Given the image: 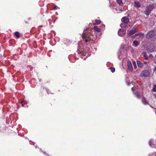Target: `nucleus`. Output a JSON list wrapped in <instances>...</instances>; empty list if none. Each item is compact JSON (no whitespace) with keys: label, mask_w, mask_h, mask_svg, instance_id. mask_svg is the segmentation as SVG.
I'll list each match as a JSON object with an SVG mask.
<instances>
[{"label":"nucleus","mask_w":156,"mask_h":156,"mask_svg":"<svg viewBox=\"0 0 156 156\" xmlns=\"http://www.w3.org/2000/svg\"><path fill=\"white\" fill-rule=\"evenodd\" d=\"M154 6L153 4L147 5L146 7L144 13L147 16L149 15L151 10L154 9Z\"/></svg>","instance_id":"obj_1"},{"label":"nucleus","mask_w":156,"mask_h":156,"mask_svg":"<svg viewBox=\"0 0 156 156\" xmlns=\"http://www.w3.org/2000/svg\"><path fill=\"white\" fill-rule=\"evenodd\" d=\"M85 30H84V31L82 35V37L83 38H85L86 42L88 41L91 38L89 37L88 33H86L85 32Z\"/></svg>","instance_id":"obj_2"},{"label":"nucleus","mask_w":156,"mask_h":156,"mask_svg":"<svg viewBox=\"0 0 156 156\" xmlns=\"http://www.w3.org/2000/svg\"><path fill=\"white\" fill-rule=\"evenodd\" d=\"M156 31H151L148 32L147 35L146 37L149 38L153 37L156 34Z\"/></svg>","instance_id":"obj_3"},{"label":"nucleus","mask_w":156,"mask_h":156,"mask_svg":"<svg viewBox=\"0 0 156 156\" xmlns=\"http://www.w3.org/2000/svg\"><path fill=\"white\" fill-rule=\"evenodd\" d=\"M141 75L142 77H148L149 75V73L148 70H144L142 72Z\"/></svg>","instance_id":"obj_4"},{"label":"nucleus","mask_w":156,"mask_h":156,"mask_svg":"<svg viewBox=\"0 0 156 156\" xmlns=\"http://www.w3.org/2000/svg\"><path fill=\"white\" fill-rule=\"evenodd\" d=\"M126 31L125 30L120 29L119 30L118 32V34L120 36H122L126 34Z\"/></svg>","instance_id":"obj_5"},{"label":"nucleus","mask_w":156,"mask_h":156,"mask_svg":"<svg viewBox=\"0 0 156 156\" xmlns=\"http://www.w3.org/2000/svg\"><path fill=\"white\" fill-rule=\"evenodd\" d=\"M127 66L129 69L131 71H132L133 70V68L132 65L131 63V62L129 61L127 62Z\"/></svg>","instance_id":"obj_6"},{"label":"nucleus","mask_w":156,"mask_h":156,"mask_svg":"<svg viewBox=\"0 0 156 156\" xmlns=\"http://www.w3.org/2000/svg\"><path fill=\"white\" fill-rule=\"evenodd\" d=\"M137 32L136 28H135L131 30H130L129 33L128 34L129 35H132L134 34L136 32Z\"/></svg>","instance_id":"obj_7"},{"label":"nucleus","mask_w":156,"mask_h":156,"mask_svg":"<svg viewBox=\"0 0 156 156\" xmlns=\"http://www.w3.org/2000/svg\"><path fill=\"white\" fill-rule=\"evenodd\" d=\"M122 21L125 23H127L129 21V20L128 18L124 17L122 19Z\"/></svg>","instance_id":"obj_8"},{"label":"nucleus","mask_w":156,"mask_h":156,"mask_svg":"<svg viewBox=\"0 0 156 156\" xmlns=\"http://www.w3.org/2000/svg\"><path fill=\"white\" fill-rule=\"evenodd\" d=\"M155 50V48L154 46L153 45H151V48H149L148 49L149 51L150 52H152Z\"/></svg>","instance_id":"obj_9"},{"label":"nucleus","mask_w":156,"mask_h":156,"mask_svg":"<svg viewBox=\"0 0 156 156\" xmlns=\"http://www.w3.org/2000/svg\"><path fill=\"white\" fill-rule=\"evenodd\" d=\"M94 29L97 32H99L101 29V28H98L97 26H94Z\"/></svg>","instance_id":"obj_10"},{"label":"nucleus","mask_w":156,"mask_h":156,"mask_svg":"<svg viewBox=\"0 0 156 156\" xmlns=\"http://www.w3.org/2000/svg\"><path fill=\"white\" fill-rule=\"evenodd\" d=\"M134 4L136 7L139 8L140 7V4L139 2H134Z\"/></svg>","instance_id":"obj_11"},{"label":"nucleus","mask_w":156,"mask_h":156,"mask_svg":"<svg viewBox=\"0 0 156 156\" xmlns=\"http://www.w3.org/2000/svg\"><path fill=\"white\" fill-rule=\"evenodd\" d=\"M122 0H116L117 2L119 5L121 6H122L123 5V3L122 2Z\"/></svg>","instance_id":"obj_12"},{"label":"nucleus","mask_w":156,"mask_h":156,"mask_svg":"<svg viewBox=\"0 0 156 156\" xmlns=\"http://www.w3.org/2000/svg\"><path fill=\"white\" fill-rule=\"evenodd\" d=\"M137 63L138 66L140 67L141 68L143 66V64L141 62H140L139 61H137Z\"/></svg>","instance_id":"obj_13"},{"label":"nucleus","mask_w":156,"mask_h":156,"mask_svg":"<svg viewBox=\"0 0 156 156\" xmlns=\"http://www.w3.org/2000/svg\"><path fill=\"white\" fill-rule=\"evenodd\" d=\"M139 44V43L137 41H134L133 42V45L135 47H136Z\"/></svg>","instance_id":"obj_14"},{"label":"nucleus","mask_w":156,"mask_h":156,"mask_svg":"<svg viewBox=\"0 0 156 156\" xmlns=\"http://www.w3.org/2000/svg\"><path fill=\"white\" fill-rule=\"evenodd\" d=\"M153 140H151L149 141V145L151 147H154V145L153 144Z\"/></svg>","instance_id":"obj_15"},{"label":"nucleus","mask_w":156,"mask_h":156,"mask_svg":"<svg viewBox=\"0 0 156 156\" xmlns=\"http://www.w3.org/2000/svg\"><path fill=\"white\" fill-rule=\"evenodd\" d=\"M101 21L99 20H95V23H94V25H98L101 23Z\"/></svg>","instance_id":"obj_16"},{"label":"nucleus","mask_w":156,"mask_h":156,"mask_svg":"<svg viewBox=\"0 0 156 156\" xmlns=\"http://www.w3.org/2000/svg\"><path fill=\"white\" fill-rule=\"evenodd\" d=\"M144 57L145 59L147 60V56L146 53L144 52L143 53Z\"/></svg>","instance_id":"obj_17"},{"label":"nucleus","mask_w":156,"mask_h":156,"mask_svg":"<svg viewBox=\"0 0 156 156\" xmlns=\"http://www.w3.org/2000/svg\"><path fill=\"white\" fill-rule=\"evenodd\" d=\"M152 91L154 92H156V85H154L152 90Z\"/></svg>","instance_id":"obj_18"},{"label":"nucleus","mask_w":156,"mask_h":156,"mask_svg":"<svg viewBox=\"0 0 156 156\" xmlns=\"http://www.w3.org/2000/svg\"><path fill=\"white\" fill-rule=\"evenodd\" d=\"M15 35L17 37H20V34L18 32H16L15 33Z\"/></svg>","instance_id":"obj_19"},{"label":"nucleus","mask_w":156,"mask_h":156,"mask_svg":"<svg viewBox=\"0 0 156 156\" xmlns=\"http://www.w3.org/2000/svg\"><path fill=\"white\" fill-rule=\"evenodd\" d=\"M133 64V66L135 68V69H136L137 68V66L136 64V63L135 61H133L132 62Z\"/></svg>","instance_id":"obj_20"},{"label":"nucleus","mask_w":156,"mask_h":156,"mask_svg":"<svg viewBox=\"0 0 156 156\" xmlns=\"http://www.w3.org/2000/svg\"><path fill=\"white\" fill-rule=\"evenodd\" d=\"M142 101L143 102V103L145 105H146L147 104V101H146V100L144 98H143L142 99Z\"/></svg>","instance_id":"obj_21"},{"label":"nucleus","mask_w":156,"mask_h":156,"mask_svg":"<svg viewBox=\"0 0 156 156\" xmlns=\"http://www.w3.org/2000/svg\"><path fill=\"white\" fill-rule=\"evenodd\" d=\"M136 97L138 98H140V95L138 93H137L136 94Z\"/></svg>","instance_id":"obj_22"},{"label":"nucleus","mask_w":156,"mask_h":156,"mask_svg":"<svg viewBox=\"0 0 156 156\" xmlns=\"http://www.w3.org/2000/svg\"><path fill=\"white\" fill-rule=\"evenodd\" d=\"M26 103V101H21V104L22 105L23 107L24 106L23 105V104H25Z\"/></svg>","instance_id":"obj_23"},{"label":"nucleus","mask_w":156,"mask_h":156,"mask_svg":"<svg viewBox=\"0 0 156 156\" xmlns=\"http://www.w3.org/2000/svg\"><path fill=\"white\" fill-rule=\"evenodd\" d=\"M138 35L140 36H141V37H144V34L143 33H139L138 34Z\"/></svg>","instance_id":"obj_24"},{"label":"nucleus","mask_w":156,"mask_h":156,"mask_svg":"<svg viewBox=\"0 0 156 156\" xmlns=\"http://www.w3.org/2000/svg\"><path fill=\"white\" fill-rule=\"evenodd\" d=\"M111 71L112 72V73H114L115 72V68H112L111 69Z\"/></svg>","instance_id":"obj_25"},{"label":"nucleus","mask_w":156,"mask_h":156,"mask_svg":"<svg viewBox=\"0 0 156 156\" xmlns=\"http://www.w3.org/2000/svg\"><path fill=\"white\" fill-rule=\"evenodd\" d=\"M105 27V25H103L101 27H100V28H101V29L102 28H104Z\"/></svg>","instance_id":"obj_26"},{"label":"nucleus","mask_w":156,"mask_h":156,"mask_svg":"<svg viewBox=\"0 0 156 156\" xmlns=\"http://www.w3.org/2000/svg\"><path fill=\"white\" fill-rule=\"evenodd\" d=\"M58 8V7L56 6H55V8H54V9H57Z\"/></svg>","instance_id":"obj_27"},{"label":"nucleus","mask_w":156,"mask_h":156,"mask_svg":"<svg viewBox=\"0 0 156 156\" xmlns=\"http://www.w3.org/2000/svg\"><path fill=\"white\" fill-rule=\"evenodd\" d=\"M135 35L134 36H132V38H134L135 37Z\"/></svg>","instance_id":"obj_28"},{"label":"nucleus","mask_w":156,"mask_h":156,"mask_svg":"<svg viewBox=\"0 0 156 156\" xmlns=\"http://www.w3.org/2000/svg\"><path fill=\"white\" fill-rule=\"evenodd\" d=\"M154 62L155 63H156V58H155L154 59Z\"/></svg>","instance_id":"obj_29"},{"label":"nucleus","mask_w":156,"mask_h":156,"mask_svg":"<svg viewBox=\"0 0 156 156\" xmlns=\"http://www.w3.org/2000/svg\"><path fill=\"white\" fill-rule=\"evenodd\" d=\"M138 34H136L135 35V36H137L139 35H138Z\"/></svg>","instance_id":"obj_30"},{"label":"nucleus","mask_w":156,"mask_h":156,"mask_svg":"<svg viewBox=\"0 0 156 156\" xmlns=\"http://www.w3.org/2000/svg\"><path fill=\"white\" fill-rule=\"evenodd\" d=\"M122 24H121L120 26L121 27H122Z\"/></svg>","instance_id":"obj_31"},{"label":"nucleus","mask_w":156,"mask_h":156,"mask_svg":"<svg viewBox=\"0 0 156 156\" xmlns=\"http://www.w3.org/2000/svg\"><path fill=\"white\" fill-rule=\"evenodd\" d=\"M133 89H134V88H132V90L133 91Z\"/></svg>","instance_id":"obj_32"},{"label":"nucleus","mask_w":156,"mask_h":156,"mask_svg":"<svg viewBox=\"0 0 156 156\" xmlns=\"http://www.w3.org/2000/svg\"><path fill=\"white\" fill-rule=\"evenodd\" d=\"M154 96H155V98H156V95H154Z\"/></svg>","instance_id":"obj_33"},{"label":"nucleus","mask_w":156,"mask_h":156,"mask_svg":"<svg viewBox=\"0 0 156 156\" xmlns=\"http://www.w3.org/2000/svg\"><path fill=\"white\" fill-rule=\"evenodd\" d=\"M156 69V68H155V69H154V70H155Z\"/></svg>","instance_id":"obj_34"},{"label":"nucleus","mask_w":156,"mask_h":156,"mask_svg":"<svg viewBox=\"0 0 156 156\" xmlns=\"http://www.w3.org/2000/svg\"><path fill=\"white\" fill-rule=\"evenodd\" d=\"M155 58H156V55H155Z\"/></svg>","instance_id":"obj_35"},{"label":"nucleus","mask_w":156,"mask_h":156,"mask_svg":"<svg viewBox=\"0 0 156 156\" xmlns=\"http://www.w3.org/2000/svg\"><path fill=\"white\" fill-rule=\"evenodd\" d=\"M149 156H150V154L149 155Z\"/></svg>","instance_id":"obj_36"},{"label":"nucleus","mask_w":156,"mask_h":156,"mask_svg":"<svg viewBox=\"0 0 156 156\" xmlns=\"http://www.w3.org/2000/svg\"><path fill=\"white\" fill-rule=\"evenodd\" d=\"M155 156H156V155H155Z\"/></svg>","instance_id":"obj_37"}]
</instances>
